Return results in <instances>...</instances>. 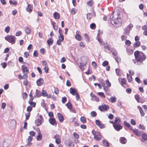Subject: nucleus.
Segmentation results:
<instances>
[{
  "instance_id": "obj_15",
  "label": "nucleus",
  "mask_w": 147,
  "mask_h": 147,
  "mask_svg": "<svg viewBox=\"0 0 147 147\" xmlns=\"http://www.w3.org/2000/svg\"><path fill=\"white\" fill-rule=\"evenodd\" d=\"M24 29L25 30L26 32V34L29 35L31 33V29L29 28L28 26H26L24 27Z\"/></svg>"
},
{
  "instance_id": "obj_40",
  "label": "nucleus",
  "mask_w": 147,
  "mask_h": 147,
  "mask_svg": "<svg viewBox=\"0 0 147 147\" xmlns=\"http://www.w3.org/2000/svg\"><path fill=\"white\" fill-rule=\"evenodd\" d=\"M59 40L61 42H63L64 40V36L63 34L60 35L59 36Z\"/></svg>"
},
{
  "instance_id": "obj_27",
  "label": "nucleus",
  "mask_w": 147,
  "mask_h": 147,
  "mask_svg": "<svg viewBox=\"0 0 147 147\" xmlns=\"http://www.w3.org/2000/svg\"><path fill=\"white\" fill-rule=\"evenodd\" d=\"M103 144L106 147H109V144L108 142L106 140H103L102 141Z\"/></svg>"
},
{
  "instance_id": "obj_5",
  "label": "nucleus",
  "mask_w": 147,
  "mask_h": 147,
  "mask_svg": "<svg viewBox=\"0 0 147 147\" xmlns=\"http://www.w3.org/2000/svg\"><path fill=\"white\" fill-rule=\"evenodd\" d=\"M110 20H111V22L112 25L117 24V18H114L113 14L110 16Z\"/></svg>"
},
{
  "instance_id": "obj_7",
  "label": "nucleus",
  "mask_w": 147,
  "mask_h": 147,
  "mask_svg": "<svg viewBox=\"0 0 147 147\" xmlns=\"http://www.w3.org/2000/svg\"><path fill=\"white\" fill-rule=\"evenodd\" d=\"M110 20H111V22L112 25L117 24V18H114L113 14L110 16Z\"/></svg>"
},
{
  "instance_id": "obj_12",
  "label": "nucleus",
  "mask_w": 147,
  "mask_h": 147,
  "mask_svg": "<svg viewBox=\"0 0 147 147\" xmlns=\"http://www.w3.org/2000/svg\"><path fill=\"white\" fill-rule=\"evenodd\" d=\"M49 121L50 124L53 125H56L57 124L56 120L54 118H50Z\"/></svg>"
},
{
  "instance_id": "obj_2",
  "label": "nucleus",
  "mask_w": 147,
  "mask_h": 147,
  "mask_svg": "<svg viewBox=\"0 0 147 147\" xmlns=\"http://www.w3.org/2000/svg\"><path fill=\"white\" fill-rule=\"evenodd\" d=\"M86 59V58H82L78 63L79 67L82 71L84 69V67L85 66L87 63L86 61L85 60Z\"/></svg>"
},
{
  "instance_id": "obj_21",
  "label": "nucleus",
  "mask_w": 147,
  "mask_h": 147,
  "mask_svg": "<svg viewBox=\"0 0 147 147\" xmlns=\"http://www.w3.org/2000/svg\"><path fill=\"white\" fill-rule=\"evenodd\" d=\"M137 107L139 110L141 115V116H144L145 114V113L142 110L141 107L139 106Z\"/></svg>"
},
{
  "instance_id": "obj_47",
  "label": "nucleus",
  "mask_w": 147,
  "mask_h": 147,
  "mask_svg": "<svg viewBox=\"0 0 147 147\" xmlns=\"http://www.w3.org/2000/svg\"><path fill=\"white\" fill-rule=\"evenodd\" d=\"M42 94L43 96H47V93L46 91L43 90L42 92Z\"/></svg>"
},
{
  "instance_id": "obj_34",
  "label": "nucleus",
  "mask_w": 147,
  "mask_h": 147,
  "mask_svg": "<svg viewBox=\"0 0 147 147\" xmlns=\"http://www.w3.org/2000/svg\"><path fill=\"white\" fill-rule=\"evenodd\" d=\"M127 78L129 82H130L132 80V76L128 74H127Z\"/></svg>"
},
{
  "instance_id": "obj_61",
  "label": "nucleus",
  "mask_w": 147,
  "mask_h": 147,
  "mask_svg": "<svg viewBox=\"0 0 147 147\" xmlns=\"http://www.w3.org/2000/svg\"><path fill=\"white\" fill-rule=\"evenodd\" d=\"M38 53L36 50H35L33 53V55L35 57H37L38 56Z\"/></svg>"
},
{
  "instance_id": "obj_36",
  "label": "nucleus",
  "mask_w": 147,
  "mask_h": 147,
  "mask_svg": "<svg viewBox=\"0 0 147 147\" xmlns=\"http://www.w3.org/2000/svg\"><path fill=\"white\" fill-rule=\"evenodd\" d=\"M47 43L49 45H51L53 43V41L51 39L49 38L47 40Z\"/></svg>"
},
{
  "instance_id": "obj_1",
  "label": "nucleus",
  "mask_w": 147,
  "mask_h": 147,
  "mask_svg": "<svg viewBox=\"0 0 147 147\" xmlns=\"http://www.w3.org/2000/svg\"><path fill=\"white\" fill-rule=\"evenodd\" d=\"M134 55L136 62L134 60H133V61L135 64L137 62H139L141 63L146 58V56L144 53L138 51L134 52Z\"/></svg>"
},
{
  "instance_id": "obj_35",
  "label": "nucleus",
  "mask_w": 147,
  "mask_h": 147,
  "mask_svg": "<svg viewBox=\"0 0 147 147\" xmlns=\"http://www.w3.org/2000/svg\"><path fill=\"white\" fill-rule=\"evenodd\" d=\"M86 16L87 19L89 20L92 18V16L91 13H88L87 14Z\"/></svg>"
},
{
  "instance_id": "obj_56",
  "label": "nucleus",
  "mask_w": 147,
  "mask_h": 147,
  "mask_svg": "<svg viewBox=\"0 0 147 147\" xmlns=\"http://www.w3.org/2000/svg\"><path fill=\"white\" fill-rule=\"evenodd\" d=\"M67 98L66 97H62V101L63 103H65L66 101Z\"/></svg>"
},
{
  "instance_id": "obj_31",
  "label": "nucleus",
  "mask_w": 147,
  "mask_h": 147,
  "mask_svg": "<svg viewBox=\"0 0 147 147\" xmlns=\"http://www.w3.org/2000/svg\"><path fill=\"white\" fill-rule=\"evenodd\" d=\"M117 99L116 97H111L109 99V100L112 103H115L116 102Z\"/></svg>"
},
{
  "instance_id": "obj_29",
  "label": "nucleus",
  "mask_w": 147,
  "mask_h": 147,
  "mask_svg": "<svg viewBox=\"0 0 147 147\" xmlns=\"http://www.w3.org/2000/svg\"><path fill=\"white\" fill-rule=\"evenodd\" d=\"M9 3L11 5H16L17 4V2L15 0H10Z\"/></svg>"
},
{
  "instance_id": "obj_52",
  "label": "nucleus",
  "mask_w": 147,
  "mask_h": 147,
  "mask_svg": "<svg viewBox=\"0 0 147 147\" xmlns=\"http://www.w3.org/2000/svg\"><path fill=\"white\" fill-rule=\"evenodd\" d=\"M108 62L107 61H105L102 63V65L103 66H106L108 64Z\"/></svg>"
},
{
  "instance_id": "obj_53",
  "label": "nucleus",
  "mask_w": 147,
  "mask_h": 147,
  "mask_svg": "<svg viewBox=\"0 0 147 147\" xmlns=\"http://www.w3.org/2000/svg\"><path fill=\"white\" fill-rule=\"evenodd\" d=\"M26 120H28L30 116V112L26 113L25 115Z\"/></svg>"
},
{
  "instance_id": "obj_3",
  "label": "nucleus",
  "mask_w": 147,
  "mask_h": 147,
  "mask_svg": "<svg viewBox=\"0 0 147 147\" xmlns=\"http://www.w3.org/2000/svg\"><path fill=\"white\" fill-rule=\"evenodd\" d=\"M5 39L12 44H14L15 42V36L13 35H10L7 36L5 37Z\"/></svg>"
},
{
  "instance_id": "obj_11",
  "label": "nucleus",
  "mask_w": 147,
  "mask_h": 147,
  "mask_svg": "<svg viewBox=\"0 0 147 147\" xmlns=\"http://www.w3.org/2000/svg\"><path fill=\"white\" fill-rule=\"evenodd\" d=\"M22 69L23 73L24 74H27L29 72V71L27 67L25 65L22 66Z\"/></svg>"
},
{
  "instance_id": "obj_9",
  "label": "nucleus",
  "mask_w": 147,
  "mask_h": 147,
  "mask_svg": "<svg viewBox=\"0 0 147 147\" xmlns=\"http://www.w3.org/2000/svg\"><path fill=\"white\" fill-rule=\"evenodd\" d=\"M113 127L117 131H119L122 128V126L119 124H113Z\"/></svg>"
},
{
  "instance_id": "obj_39",
  "label": "nucleus",
  "mask_w": 147,
  "mask_h": 147,
  "mask_svg": "<svg viewBox=\"0 0 147 147\" xmlns=\"http://www.w3.org/2000/svg\"><path fill=\"white\" fill-rule=\"evenodd\" d=\"M120 121V120L117 117H116L115 118L114 124H119Z\"/></svg>"
},
{
  "instance_id": "obj_32",
  "label": "nucleus",
  "mask_w": 147,
  "mask_h": 147,
  "mask_svg": "<svg viewBox=\"0 0 147 147\" xmlns=\"http://www.w3.org/2000/svg\"><path fill=\"white\" fill-rule=\"evenodd\" d=\"M140 43L139 41H136L134 44V47H137L140 46Z\"/></svg>"
},
{
  "instance_id": "obj_18",
  "label": "nucleus",
  "mask_w": 147,
  "mask_h": 147,
  "mask_svg": "<svg viewBox=\"0 0 147 147\" xmlns=\"http://www.w3.org/2000/svg\"><path fill=\"white\" fill-rule=\"evenodd\" d=\"M133 131L138 136H140L141 134V132L137 129H135L133 130Z\"/></svg>"
},
{
  "instance_id": "obj_10",
  "label": "nucleus",
  "mask_w": 147,
  "mask_h": 147,
  "mask_svg": "<svg viewBox=\"0 0 147 147\" xmlns=\"http://www.w3.org/2000/svg\"><path fill=\"white\" fill-rule=\"evenodd\" d=\"M90 95L92 97L91 100H92L96 102H98L99 101V98L94 94H93L92 92L91 93Z\"/></svg>"
},
{
  "instance_id": "obj_50",
  "label": "nucleus",
  "mask_w": 147,
  "mask_h": 147,
  "mask_svg": "<svg viewBox=\"0 0 147 147\" xmlns=\"http://www.w3.org/2000/svg\"><path fill=\"white\" fill-rule=\"evenodd\" d=\"M126 83V80L125 78H122L121 80V85H123L122 84H125Z\"/></svg>"
},
{
  "instance_id": "obj_45",
  "label": "nucleus",
  "mask_w": 147,
  "mask_h": 147,
  "mask_svg": "<svg viewBox=\"0 0 147 147\" xmlns=\"http://www.w3.org/2000/svg\"><path fill=\"white\" fill-rule=\"evenodd\" d=\"M91 116L93 117H95L97 115V113L95 111H93L91 112Z\"/></svg>"
},
{
  "instance_id": "obj_38",
  "label": "nucleus",
  "mask_w": 147,
  "mask_h": 147,
  "mask_svg": "<svg viewBox=\"0 0 147 147\" xmlns=\"http://www.w3.org/2000/svg\"><path fill=\"white\" fill-rule=\"evenodd\" d=\"M84 35L86 38V40L88 42H89L90 40L88 35L86 33L84 34Z\"/></svg>"
},
{
  "instance_id": "obj_49",
  "label": "nucleus",
  "mask_w": 147,
  "mask_h": 147,
  "mask_svg": "<svg viewBox=\"0 0 147 147\" xmlns=\"http://www.w3.org/2000/svg\"><path fill=\"white\" fill-rule=\"evenodd\" d=\"M95 123L96 125L99 127L101 123V122L99 120H97L95 121Z\"/></svg>"
},
{
  "instance_id": "obj_60",
  "label": "nucleus",
  "mask_w": 147,
  "mask_h": 147,
  "mask_svg": "<svg viewBox=\"0 0 147 147\" xmlns=\"http://www.w3.org/2000/svg\"><path fill=\"white\" fill-rule=\"evenodd\" d=\"M55 142L57 144H59L61 142V138L55 140Z\"/></svg>"
},
{
  "instance_id": "obj_19",
  "label": "nucleus",
  "mask_w": 147,
  "mask_h": 147,
  "mask_svg": "<svg viewBox=\"0 0 147 147\" xmlns=\"http://www.w3.org/2000/svg\"><path fill=\"white\" fill-rule=\"evenodd\" d=\"M100 35L99 33H98L97 34V37L98 36ZM98 40V41L99 42L100 44L104 46L105 45V43H104L102 40V39L100 38H99L98 37H97L96 38Z\"/></svg>"
},
{
  "instance_id": "obj_51",
  "label": "nucleus",
  "mask_w": 147,
  "mask_h": 147,
  "mask_svg": "<svg viewBox=\"0 0 147 147\" xmlns=\"http://www.w3.org/2000/svg\"><path fill=\"white\" fill-rule=\"evenodd\" d=\"M135 98L138 102L140 100V98L139 95L138 94L135 95Z\"/></svg>"
},
{
  "instance_id": "obj_62",
  "label": "nucleus",
  "mask_w": 147,
  "mask_h": 147,
  "mask_svg": "<svg viewBox=\"0 0 147 147\" xmlns=\"http://www.w3.org/2000/svg\"><path fill=\"white\" fill-rule=\"evenodd\" d=\"M116 61L117 62V63H119V61L120 62L121 59L120 57H117L116 58H115Z\"/></svg>"
},
{
  "instance_id": "obj_8",
  "label": "nucleus",
  "mask_w": 147,
  "mask_h": 147,
  "mask_svg": "<svg viewBox=\"0 0 147 147\" xmlns=\"http://www.w3.org/2000/svg\"><path fill=\"white\" fill-rule=\"evenodd\" d=\"M98 109L101 111H107L109 109V107L108 105H102L101 106H99L98 107Z\"/></svg>"
},
{
  "instance_id": "obj_20",
  "label": "nucleus",
  "mask_w": 147,
  "mask_h": 147,
  "mask_svg": "<svg viewBox=\"0 0 147 147\" xmlns=\"http://www.w3.org/2000/svg\"><path fill=\"white\" fill-rule=\"evenodd\" d=\"M77 91L75 89L71 88L70 89V93L73 95H75V94L77 93Z\"/></svg>"
},
{
  "instance_id": "obj_25",
  "label": "nucleus",
  "mask_w": 147,
  "mask_h": 147,
  "mask_svg": "<svg viewBox=\"0 0 147 147\" xmlns=\"http://www.w3.org/2000/svg\"><path fill=\"white\" fill-rule=\"evenodd\" d=\"M92 133L93 135H96V136H97L101 137L100 134L98 132H96L94 130H92Z\"/></svg>"
},
{
  "instance_id": "obj_64",
  "label": "nucleus",
  "mask_w": 147,
  "mask_h": 147,
  "mask_svg": "<svg viewBox=\"0 0 147 147\" xmlns=\"http://www.w3.org/2000/svg\"><path fill=\"white\" fill-rule=\"evenodd\" d=\"M32 110V108L30 106H28L27 108V111H28L30 112Z\"/></svg>"
},
{
  "instance_id": "obj_63",
  "label": "nucleus",
  "mask_w": 147,
  "mask_h": 147,
  "mask_svg": "<svg viewBox=\"0 0 147 147\" xmlns=\"http://www.w3.org/2000/svg\"><path fill=\"white\" fill-rule=\"evenodd\" d=\"M135 80L138 83H141V81L138 77H136L135 79Z\"/></svg>"
},
{
  "instance_id": "obj_48",
  "label": "nucleus",
  "mask_w": 147,
  "mask_h": 147,
  "mask_svg": "<svg viewBox=\"0 0 147 147\" xmlns=\"http://www.w3.org/2000/svg\"><path fill=\"white\" fill-rule=\"evenodd\" d=\"M10 31V27L9 26H7L5 29V31L7 33L9 32Z\"/></svg>"
},
{
  "instance_id": "obj_42",
  "label": "nucleus",
  "mask_w": 147,
  "mask_h": 147,
  "mask_svg": "<svg viewBox=\"0 0 147 147\" xmlns=\"http://www.w3.org/2000/svg\"><path fill=\"white\" fill-rule=\"evenodd\" d=\"M80 120L83 123L86 122V118L83 116L82 117L80 118Z\"/></svg>"
},
{
  "instance_id": "obj_26",
  "label": "nucleus",
  "mask_w": 147,
  "mask_h": 147,
  "mask_svg": "<svg viewBox=\"0 0 147 147\" xmlns=\"http://www.w3.org/2000/svg\"><path fill=\"white\" fill-rule=\"evenodd\" d=\"M142 28L144 30L143 32L144 34H147V25H145L142 27Z\"/></svg>"
},
{
  "instance_id": "obj_43",
  "label": "nucleus",
  "mask_w": 147,
  "mask_h": 147,
  "mask_svg": "<svg viewBox=\"0 0 147 147\" xmlns=\"http://www.w3.org/2000/svg\"><path fill=\"white\" fill-rule=\"evenodd\" d=\"M66 105L67 106V108L69 109H71L72 108V105L69 102L66 104Z\"/></svg>"
},
{
  "instance_id": "obj_33",
  "label": "nucleus",
  "mask_w": 147,
  "mask_h": 147,
  "mask_svg": "<svg viewBox=\"0 0 147 147\" xmlns=\"http://www.w3.org/2000/svg\"><path fill=\"white\" fill-rule=\"evenodd\" d=\"M117 75L118 76H121V73L120 70L118 68H117L115 69Z\"/></svg>"
},
{
  "instance_id": "obj_4",
  "label": "nucleus",
  "mask_w": 147,
  "mask_h": 147,
  "mask_svg": "<svg viewBox=\"0 0 147 147\" xmlns=\"http://www.w3.org/2000/svg\"><path fill=\"white\" fill-rule=\"evenodd\" d=\"M110 20H111V22L112 25L117 24V18H114L113 14L110 16Z\"/></svg>"
},
{
  "instance_id": "obj_44",
  "label": "nucleus",
  "mask_w": 147,
  "mask_h": 147,
  "mask_svg": "<svg viewBox=\"0 0 147 147\" xmlns=\"http://www.w3.org/2000/svg\"><path fill=\"white\" fill-rule=\"evenodd\" d=\"M90 28L93 29L94 30L96 28V25L94 23H92L90 25Z\"/></svg>"
},
{
  "instance_id": "obj_57",
  "label": "nucleus",
  "mask_w": 147,
  "mask_h": 147,
  "mask_svg": "<svg viewBox=\"0 0 147 147\" xmlns=\"http://www.w3.org/2000/svg\"><path fill=\"white\" fill-rule=\"evenodd\" d=\"M73 135L75 138L77 139L79 138V135L76 133L74 132L73 134Z\"/></svg>"
},
{
  "instance_id": "obj_55",
  "label": "nucleus",
  "mask_w": 147,
  "mask_h": 147,
  "mask_svg": "<svg viewBox=\"0 0 147 147\" xmlns=\"http://www.w3.org/2000/svg\"><path fill=\"white\" fill-rule=\"evenodd\" d=\"M133 27V25L131 24H130L129 25L127 26V28H128V29L129 30H131V29Z\"/></svg>"
},
{
  "instance_id": "obj_24",
  "label": "nucleus",
  "mask_w": 147,
  "mask_h": 147,
  "mask_svg": "<svg viewBox=\"0 0 147 147\" xmlns=\"http://www.w3.org/2000/svg\"><path fill=\"white\" fill-rule=\"evenodd\" d=\"M35 123L36 124V126H39L42 124L41 120H40L39 119L36 120L35 121Z\"/></svg>"
},
{
  "instance_id": "obj_6",
  "label": "nucleus",
  "mask_w": 147,
  "mask_h": 147,
  "mask_svg": "<svg viewBox=\"0 0 147 147\" xmlns=\"http://www.w3.org/2000/svg\"><path fill=\"white\" fill-rule=\"evenodd\" d=\"M110 20H111V22L112 25L117 24V18H114L113 14L110 16Z\"/></svg>"
},
{
  "instance_id": "obj_28",
  "label": "nucleus",
  "mask_w": 147,
  "mask_h": 147,
  "mask_svg": "<svg viewBox=\"0 0 147 147\" xmlns=\"http://www.w3.org/2000/svg\"><path fill=\"white\" fill-rule=\"evenodd\" d=\"M76 39L80 41L81 40L82 38L81 35L79 34H77L75 36Z\"/></svg>"
},
{
  "instance_id": "obj_41",
  "label": "nucleus",
  "mask_w": 147,
  "mask_h": 147,
  "mask_svg": "<svg viewBox=\"0 0 147 147\" xmlns=\"http://www.w3.org/2000/svg\"><path fill=\"white\" fill-rule=\"evenodd\" d=\"M130 31V30L128 29V28H126L124 29V34H125L128 35Z\"/></svg>"
},
{
  "instance_id": "obj_30",
  "label": "nucleus",
  "mask_w": 147,
  "mask_h": 147,
  "mask_svg": "<svg viewBox=\"0 0 147 147\" xmlns=\"http://www.w3.org/2000/svg\"><path fill=\"white\" fill-rule=\"evenodd\" d=\"M36 94L37 97H39L41 95V92L38 90H36Z\"/></svg>"
},
{
  "instance_id": "obj_54",
  "label": "nucleus",
  "mask_w": 147,
  "mask_h": 147,
  "mask_svg": "<svg viewBox=\"0 0 147 147\" xmlns=\"http://www.w3.org/2000/svg\"><path fill=\"white\" fill-rule=\"evenodd\" d=\"M105 82L107 84V86L108 87H110L111 86V83L109 82V80H106Z\"/></svg>"
},
{
  "instance_id": "obj_13",
  "label": "nucleus",
  "mask_w": 147,
  "mask_h": 147,
  "mask_svg": "<svg viewBox=\"0 0 147 147\" xmlns=\"http://www.w3.org/2000/svg\"><path fill=\"white\" fill-rule=\"evenodd\" d=\"M57 116L59 121L62 122L64 120L63 115L61 113H58L57 114Z\"/></svg>"
},
{
  "instance_id": "obj_58",
  "label": "nucleus",
  "mask_w": 147,
  "mask_h": 147,
  "mask_svg": "<svg viewBox=\"0 0 147 147\" xmlns=\"http://www.w3.org/2000/svg\"><path fill=\"white\" fill-rule=\"evenodd\" d=\"M98 94L99 96H102L103 98H105V95H104V94L103 92H98Z\"/></svg>"
},
{
  "instance_id": "obj_37",
  "label": "nucleus",
  "mask_w": 147,
  "mask_h": 147,
  "mask_svg": "<svg viewBox=\"0 0 147 147\" xmlns=\"http://www.w3.org/2000/svg\"><path fill=\"white\" fill-rule=\"evenodd\" d=\"M87 4L89 6L91 7L93 5V3L92 0H90L87 2Z\"/></svg>"
},
{
  "instance_id": "obj_17",
  "label": "nucleus",
  "mask_w": 147,
  "mask_h": 147,
  "mask_svg": "<svg viewBox=\"0 0 147 147\" xmlns=\"http://www.w3.org/2000/svg\"><path fill=\"white\" fill-rule=\"evenodd\" d=\"M33 8L32 6L30 4H28V6L26 8L27 11L30 12L32 11Z\"/></svg>"
},
{
  "instance_id": "obj_59",
  "label": "nucleus",
  "mask_w": 147,
  "mask_h": 147,
  "mask_svg": "<svg viewBox=\"0 0 147 147\" xmlns=\"http://www.w3.org/2000/svg\"><path fill=\"white\" fill-rule=\"evenodd\" d=\"M101 137L97 136L96 135H94V138L96 140H100Z\"/></svg>"
},
{
  "instance_id": "obj_23",
  "label": "nucleus",
  "mask_w": 147,
  "mask_h": 147,
  "mask_svg": "<svg viewBox=\"0 0 147 147\" xmlns=\"http://www.w3.org/2000/svg\"><path fill=\"white\" fill-rule=\"evenodd\" d=\"M120 142L122 144H125L127 142V140L124 137H121L120 139Z\"/></svg>"
},
{
  "instance_id": "obj_46",
  "label": "nucleus",
  "mask_w": 147,
  "mask_h": 147,
  "mask_svg": "<svg viewBox=\"0 0 147 147\" xmlns=\"http://www.w3.org/2000/svg\"><path fill=\"white\" fill-rule=\"evenodd\" d=\"M142 137L143 139L144 140H147V135L145 134L142 135Z\"/></svg>"
},
{
  "instance_id": "obj_22",
  "label": "nucleus",
  "mask_w": 147,
  "mask_h": 147,
  "mask_svg": "<svg viewBox=\"0 0 147 147\" xmlns=\"http://www.w3.org/2000/svg\"><path fill=\"white\" fill-rule=\"evenodd\" d=\"M54 18L55 19H59L60 18L59 14L57 12H55L53 14Z\"/></svg>"
},
{
  "instance_id": "obj_14",
  "label": "nucleus",
  "mask_w": 147,
  "mask_h": 147,
  "mask_svg": "<svg viewBox=\"0 0 147 147\" xmlns=\"http://www.w3.org/2000/svg\"><path fill=\"white\" fill-rule=\"evenodd\" d=\"M43 79L42 78H40L36 81V83L38 86H40L42 85L43 83Z\"/></svg>"
},
{
  "instance_id": "obj_16",
  "label": "nucleus",
  "mask_w": 147,
  "mask_h": 147,
  "mask_svg": "<svg viewBox=\"0 0 147 147\" xmlns=\"http://www.w3.org/2000/svg\"><path fill=\"white\" fill-rule=\"evenodd\" d=\"M38 132V135L37 136V140L38 141H40L42 139V135L40 133V130H39Z\"/></svg>"
}]
</instances>
